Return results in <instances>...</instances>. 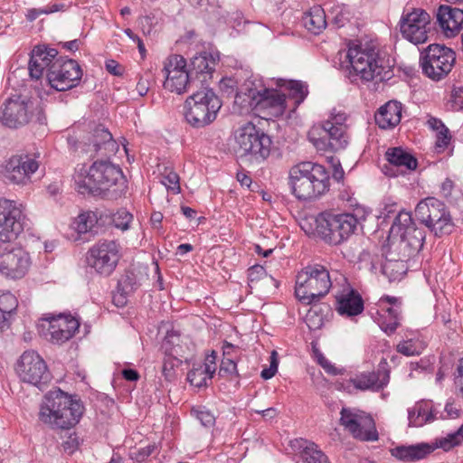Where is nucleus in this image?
I'll list each match as a JSON object with an SVG mask.
<instances>
[{"instance_id": "1", "label": "nucleus", "mask_w": 463, "mask_h": 463, "mask_svg": "<svg viewBox=\"0 0 463 463\" xmlns=\"http://www.w3.org/2000/svg\"><path fill=\"white\" fill-rule=\"evenodd\" d=\"M77 173L76 189L83 195L117 201L128 191L121 168L109 160H96L88 168L81 165Z\"/></svg>"}, {"instance_id": "2", "label": "nucleus", "mask_w": 463, "mask_h": 463, "mask_svg": "<svg viewBox=\"0 0 463 463\" xmlns=\"http://www.w3.org/2000/svg\"><path fill=\"white\" fill-rule=\"evenodd\" d=\"M83 412L84 406L80 400L54 388L44 394L38 418L52 430H70L79 423Z\"/></svg>"}, {"instance_id": "3", "label": "nucleus", "mask_w": 463, "mask_h": 463, "mask_svg": "<svg viewBox=\"0 0 463 463\" xmlns=\"http://www.w3.org/2000/svg\"><path fill=\"white\" fill-rule=\"evenodd\" d=\"M234 105L241 114L253 113L262 118L282 116L287 108L286 94L269 88L253 89L247 85L245 92L237 93Z\"/></svg>"}, {"instance_id": "4", "label": "nucleus", "mask_w": 463, "mask_h": 463, "mask_svg": "<svg viewBox=\"0 0 463 463\" xmlns=\"http://www.w3.org/2000/svg\"><path fill=\"white\" fill-rule=\"evenodd\" d=\"M364 218V211L359 204L352 213H321L315 218L314 233L328 244L339 245L354 233L359 220Z\"/></svg>"}, {"instance_id": "5", "label": "nucleus", "mask_w": 463, "mask_h": 463, "mask_svg": "<svg viewBox=\"0 0 463 463\" xmlns=\"http://www.w3.org/2000/svg\"><path fill=\"white\" fill-rule=\"evenodd\" d=\"M293 194L298 200L317 199L329 188V175L326 168L311 162H302L289 173Z\"/></svg>"}, {"instance_id": "6", "label": "nucleus", "mask_w": 463, "mask_h": 463, "mask_svg": "<svg viewBox=\"0 0 463 463\" xmlns=\"http://www.w3.org/2000/svg\"><path fill=\"white\" fill-rule=\"evenodd\" d=\"M345 58L350 63V74L370 81L374 79L385 80L390 78L389 66L385 64L379 51L368 44H354L348 47Z\"/></svg>"}, {"instance_id": "7", "label": "nucleus", "mask_w": 463, "mask_h": 463, "mask_svg": "<svg viewBox=\"0 0 463 463\" xmlns=\"http://www.w3.org/2000/svg\"><path fill=\"white\" fill-rule=\"evenodd\" d=\"M333 287L328 269L316 263L303 268L296 277L295 295L306 305L318 302Z\"/></svg>"}, {"instance_id": "8", "label": "nucleus", "mask_w": 463, "mask_h": 463, "mask_svg": "<svg viewBox=\"0 0 463 463\" xmlns=\"http://www.w3.org/2000/svg\"><path fill=\"white\" fill-rule=\"evenodd\" d=\"M222 103L216 93L203 88L189 96L184 106L185 121L194 128H203L217 118Z\"/></svg>"}, {"instance_id": "9", "label": "nucleus", "mask_w": 463, "mask_h": 463, "mask_svg": "<svg viewBox=\"0 0 463 463\" xmlns=\"http://www.w3.org/2000/svg\"><path fill=\"white\" fill-rule=\"evenodd\" d=\"M236 154L241 158L261 163L270 154L272 140L251 122L240 127L235 133Z\"/></svg>"}, {"instance_id": "10", "label": "nucleus", "mask_w": 463, "mask_h": 463, "mask_svg": "<svg viewBox=\"0 0 463 463\" xmlns=\"http://www.w3.org/2000/svg\"><path fill=\"white\" fill-rule=\"evenodd\" d=\"M0 120L3 125L10 128H18L35 121L40 125L46 124L45 113L40 106L21 96H13L7 99L1 108Z\"/></svg>"}, {"instance_id": "11", "label": "nucleus", "mask_w": 463, "mask_h": 463, "mask_svg": "<svg viewBox=\"0 0 463 463\" xmlns=\"http://www.w3.org/2000/svg\"><path fill=\"white\" fill-rule=\"evenodd\" d=\"M455 62L456 52L451 48L441 44H430L420 55L422 73L435 81L448 76Z\"/></svg>"}, {"instance_id": "12", "label": "nucleus", "mask_w": 463, "mask_h": 463, "mask_svg": "<svg viewBox=\"0 0 463 463\" xmlns=\"http://www.w3.org/2000/svg\"><path fill=\"white\" fill-rule=\"evenodd\" d=\"M347 116L345 112H333L330 118L322 123L320 137L312 138L318 151L336 152L345 148L348 144Z\"/></svg>"}, {"instance_id": "13", "label": "nucleus", "mask_w": 463, "mask_h": 463, "mask_svg": "<svg viewBox=\"0 0 463 463\" xmlns=\"http://www.w3.org/2000/svg\"><path fill=\"white\" fill-rule=\"evenodd\" d=\"M33 260L30 252L13 241H0V274L12 279L24 278Z\"/></svg>"}, {"instance_id": "14", "label": "nucleus", "mask_w": 463, "mask_h": 463, "mask_svg": "<svg viewBox=\"0 0 463 463\" xmlns=\"http://www.w3.org/2000/svg\"><path fill=\"white\" fill-rule=\"evenodd\" d=\"M82 70L72 59L56 57L48 69L47 80L50 86L58 91L69 90L79 85Z\"/></svg>"}, {"instance_id": "15", "label": "nucleus", "mask_w": 463, "mask_h": 463, "mask_svg": "<svg viewBox=\"0 0 463 463\" xmlns=\"http://www.w3.org/2000/svg\"><path fill=\"white\" fill-rule=\"evenodd\" d=\"M120 246L115 241H100L87 252V263L95 271L109 276L116 269L120 259Z\"/></svg>"}, {"instance_id": "16", "label": "nucleus", "mask_w": 463, "mask_h": 463, "mask_svg": "<svg viewBox=\"0 0 463 463\" xmlns=\"http://www.w3.org/2000/svg\"><path fill=\"white\" fill-rule=\"evenodd\" d=\"M340 415V424L354 439L363 441L378 439L374 420L368 413L356 409L343 408Z\"/></svg>"}, {"instance_id": "17", "label": "nucleus", "mask_w": 463, "mask_h": 463, "mask_svg": "<svg viewBox=\"0 0 463 463\" xmlns=\"http://www.w3.org/2000/svg\"><path fill=\"white\" fill-rule=\"evenodd\" d=\"M416 218L436 236L449 234L453 230V222L445 204H416Z\"/></svg>"}, {"instance_id": "18", "label": "nucleus", "mask_w": 463, "mask_h": 463, "mask_svg": "<svg viewBox=\"0 0 463 463\" xmlns=\"http://www.w3.org/2000/svg\"><path fill=\"white\" fill-rule=\"evenodd\" d=\"M16 372L23 382L38 387L46 384L52 378L44 360L34 351H25L21 355Z\"/></svg>"}, {"instance_id": "19", "label": "nucleus", "mask_w": 463, "mask_h": 463, "mask_svg": "<svg viewBox=\"0 0 463 463\" xmlns=\"http://www.w3.org/2000/svg\"><path fill=\"white\" fill-rule=\"evenodd\" d=\"M186 66V61L182 55L173 54L165 59L162 69L165 78L164 81L165 90L182 94L187 91L188 87L194 85Z\"/></svg>"}, {"instance_id": "20", "label": "nucleus", "mask_w": 463, "mask_h": 463, "mask_svg": "<svg viewBox=\"0 0 463 463\" xmlns=\"http://www.w3.org/2000/svg\"><path fill=\"white\" fill-rule=\"evenodd\" d=\"M430 17L422 9L402 16L401 20V33L402 36L414 44L423 43L428 40Z\"/></svg>"}, {"instance_id": "21", "label": "nucleus", "mask_w": 463, "mask_h": 463, "mask_svg": "<svg viewBox=\"0 0 463 463\" xmlns=\"http://www.w3.org/2000/svg\"><path fill=\"white\" fill-rule=\"evenodd\" d=\"M38 168L39 163L32 155H14L6 163L5 176L13 184L25 185Z\"/></svg>"}, {"instance_id": "22", "label": "nucleus", "mask_w": 463, "mask_h": 463, "mask_svg": "<svg viewBox=\"0 0 463 463\" xmlns=\"http://www.w3.org/2000/svg\"><path fill=\"white\" fill-rule=\"evenodd\" d=\"M25 215L16 204H0V241H13L24 231Z\"/></svg>"}, {"instance_id": "23", "label": "nucleus", "mask_w": 463, "mask_h": 463, "mask_svg": "<svg viewBox=\"0 0 463 463\" xmlns=\"http://www.w3.org/2000/svg\"><path fill=\"white\" fill-rule=\"evenodd\" d=\"M376 321L387 335L393 334L401 325L402 301L390 296L382 297L378 303Z\"/></svg>"}, {"instance_id": "24", "label": "nucleus", "mask_w": 463, "mask_h": 463, "mask_svg": "<svg viewBox=\"0 0 463 463\" xmlns=\"http://www.w3.org/2000/svg\"><path fill=\"white\" fill-rule=\"evenodd\" d=\"M87 140L84 143L86 146L84 150L86 153H90V156L110 157L118 149V146L112 134L102 125L96 126L90 133Z\"/></svg>"}, {"instance_id": "25", "label": "nucleus", "mask_w": 463, "mask_h": 463, "mask_svg": "<svg viewBox=\"0 0 463 463\" xmlns=\"http://www.w3.org/2000/svg\"><path fill=\"white\" fill-rule=\"evenodd\" d=\"M79 326L78 319L71 315H59L48 321V326L43 335L49 342L61 345L74 335Z\"/></svg>"}, {"instance_id": "26", "label": "nucleus", "mask_w": 463, "mask_h": 463, "mask_svg": "<svg viewBox=\"0 0 463 463\" xmlns=\"http://www.w3.org/2000/svg\"><path fill=\"white\" fill-rule=\"evenodd\" d=\"M385 158L390 165H384L383 172L390 177L415 170L418 165L417 159L401 146L388 148L385 152Z\"/></svg>"}, {"instance_id": "27", "label": "nucleus", "mask_w": 463, "mask_h": 463, "mask_svg": "<svg viewBox=\"0 0 463 463\" xmlns=\"http://www.w3.org/2000/svg\"><path fill=\"white\" fill-rule=\"evenodd\" d=\"M58 55V52L53 48H47L44 45L35 46L31 52L30 61L28 63L29 76L32 80H40L44 71L48 73V69L54 61Z\"/></svg>"}, {"instance_id": "28", "label": "nucleus", "mask_w": 463, "mask_h": 463, "mask_svg": "<svg viewBox=\"0 0 463 463\" xmlns=\"http://www.w3.org/2000/svg\"><path fill=\"white\" fill-rule=\"evenodd\" d=\"M390 380L389 364L386 359H383L377 372L364 373L353 378L351 382L356 389L365 391H379L386 386Z\"/></svg>"}, {"instance_id": "29", "label": "nucleus", "mask_w": 463, "mask_h": 463, "mask_svg": "<svg viewBox=\"0 0 463 463\" xmlns=\"http://www.w3.org/2000/svg\"><path fill=\"white\" fill-rule=\"evenodd\" d=\"M109 215L98 211H84L71 222V227L79 235H96L108 224Z\"/></svg>"}, {"instance_id": "30", "label": "nucleus", "mask_w": 463, "mask_h": 463, "mask_svg": "<svg viewBox=\"0 0 463 463\" xmlns=\"http://www.w3.org/2000/svg\"><path fill=\"white\" fill-rule=\"evenodd\" d=\"M437 21L444 34L449 37L457 35L463 25V10L442 5L437 11Z\"/></svg>"}, {"instance_id": "31", "label": "nucleus", "mask_w": 463, "mask_h": 463, "mask_svg": "<svg viewBox=\"0 0 463 463\" xmlns=\"http://www.w3.org/2000/svg\"><path fill=\"white\" fill-rule=\"evenodd\" d=\"M400 250L403 258L418 252L423 247L426 238L425 230L415 225H409L400 233Z\"/></svg>"}, {"instance_id": "32", "label": "nucleus", "mask_w": 463, "mask_h": 463, "mask_svg": "<svg viewBox=\"0 0 463 463\" xmlns=\"http://www.w3.org/2000/svg\"><path fill=\"white\" fill-rule=\"evenodd\" d=\"M187 71L194 84L195 81L204 84L212 78V74L215 71V60L205 52L196 55L191 60Z\"/></svg>"}, {"instance_id": "33", "label": "nucleus", "mask_w": 463, "mask_h": 463, "mask_svg": "<svg viewBox=\"0 0 463 463\" xmlns=\"http://www.w3.org/2000/svg\"><path fill=\"white\" fill-rule=\"evenodd\" d=\"M141 285L139 274L127 270L118 279L117 292L113 296V301L118 307H123L127 303V297L134 293Z\"/></svg>"}, {"instance_id": "34", "label": "nucleus", "mask_w": 463, "mask_h": 463, "mask_svg": "<svg viewBox=\"0 0 463 463\" xmlns=\"http://www.w3.org/2000/svg\"><path fill=\"white\" fill-rule=\"evenodd\" d=\"M290 447L300 454L303 463H330L326 455L314 442L295 439L290 441Z\"/></svg>"}, {"instance_id": "35", "label": "nucleus", "mask_w": 463, "mask_h": 463, "mask_svg": "<svg viewBox=\"0 0 463 463\" xmlns=\"http://www.w3.org/2000/svg\"><path fill=\"white\" fill-rule=\"evenodd\" d=\"M402 110L401 102L388 101L375 114V122L383 129L393 128L401 122Z\"/></svg>"}, {"instance_id": "36", "label": "nucleus", "mask_w": 463, "mask_h": 463, "mask_svg": "<svg viewBox=\"0 0 463 463\" xmlns=\"http://www.w3.org/2000/svg\"><path fill=\"white\" fill-rule=\"evenodd\" d=\"M433 449L426 443L398 446L391 449L392 457L402 461H417L426 458Z\"/></svg>"}, {"instance_id": "37", "label": "nucleus", "mask_w": 463, "mask_h": 463, "mask_svg": "<svg viewBox=\"0 0 463 463\" xmlns=\"http://www.w3.org/2000/svg\"><path fill=\"white\" fill-rule=\"evenodd\" d=\"M337 311L347 317L356 316L364 310V301L359 293L350 289L347 293L336 297Z\"/></svg>"}, {"instance_id": "38", "label": "nucleus", "mask_w": 463, "mask_h": 463, "mask_svg": "<svg viewBox=\"0 0 463 463\" xmlns=\"http://www.w3.org/2000/svg\"><path fill=\"white\" fill-rule=\"evenodd\" d=\"M433 406L429 401H420L412 408L408 409V420L410 427H421L434 420Z\"/></svg>"}, {"instance_id": "39", "label": "nucleus", "mask_w": 463, "mask_h": 463, "mask_svg": "<svg viewBox=\"0 0 463 463\" xmlns=\"http://www.w3.org/2000/svg\"><path fill=\"white\" fill-rule=\"evenodd\" d=\"M326 14L320 5H315L302 16V24L307 31L319 34L326 26Z\"/></svg>"}, {"instance_id": "40", "label": "nucleus", "mask_w": 463, "mask_h": 463, "mask_svg": "<svg viewBox=\"0 0 463 463\" xmlns=\"http://www.w3.org/2000/svg\"><path fill=\"white\" fill-rule=\"evenodd\" d=\"M278 86L284 88L288 91V96L295 100L296 107L299 106L308 94L307 83L301 80H279Z\"/></svg>"}, {"instance_id": "41", "label": "nucleus", "mask_w": 463, "mask_h": 463, "mask_svg": "<svg viewBox=\"0 0 463 463\" xmlns=\"http://www.w3.org/2000/svg\"><path fill=\"white\" fill-rule=\"evenodd\" d=\"M327 12V17L337 28L344 27L354 17L353 10L345 4H335L328 8Z\"/></svg>"}, {"instance_id": "42", "label": "nucleus", "mask_w": 463, "mask_h": 463, "mask_svg": "<svg viewBox=\"0 0 463 463\" xmlns=\"http://www.w3.org/2000/svg\"><path fill=\"white\" fill-rule=\"evenodd\" d=\"M406 339L400 341L396 345V351L405 356H415L422 353L424 343L413 336L412 333L405 334Z\"/></svg>"}, {"instance_id": "43", "label": "nucleus", "mask_w": 463, "mask_h": 463, "mask_svg": "<svg viewBox=\"0 0 463 463\" xmlns=\"http://www.w3.org/2000/svg\"><path fill=\"white\" fill-rule=\"evenodd\" d=\"M213 366L204 368L201 364H194L187 373V381L194 387H204L207 385L208 380L213 378Z\"/></svg>"}, {"instance_id": "44", "label": "nucleus", "mask_w": 463, "mask_h": 463, "mask_svg": "<svg viewBox=\"0 0 463 463\" xmlns=\"http://www.w3.org/2000/svg\"><path fill=\"white\" fill-rule=\"evenodd\" d=\"M17 306L18 301L12 293L5 292L0 295V329L8 325V317Z\"/></svg>"}, {"instance_id": "45", "label": "nucleus", "mask_w": 463, "mask_h": 463, "mask_svg": "<svg viewBox=\"0 0 463 463\" xmlns=\"http://www.w3.org/2000/svg\"><path fill=\"white\" fill-rule=\"evenodd\" d=\"M182 360L179 359L176 354H165L163 365H162V374L165 379L168 382H173L176 379L177 376V368L181 365Z\"/></svg>"}, {"instance_id": "46", "label": "nucleus", "mask_w": 463, "mask_h": 463, "mask_svg": "<svg viewBox=\"0 0 463 463\" xmlns=\"http://www.w3.org/2000/svg\"><path fill=\"white\" fill-rule=\"evenodd\" d=\"M179 180L178 175L172 170L165 169V173L162 174V184L167 192H171L174 194H177L180 192Z\"/></svg>"}, {"instance_id": "47", "label": "nucleus", "mask_w": 463, "mask_h": 463, "mask_svg": "<svg viewBox=\"0 0 463 463\" xmlns=\"http://www.w3.org/2000/svg\"><path fill=\"white\" fill-rule=\"evenodd\" d=\"M133 215L125 209H120L112 216L109 215L108 223L110 222L115 227L126 231L129 228V223L132 222Z\"/></svg>"}, {"instance_id": "48", "label": "nucleus", "mask_w": 463, "mask_h": 463, "mask_svg": "<svg viewBox=\"0 0 463 463\" xmlns=\"http://www.w3.org/2000/svg\"><path fill=\"white\" fill-rule=\"evenodd\" d=\"M409 225H415L412 222L411 214L410 212L400 210L394 217L392 232L401 233Z\"/></svg>"}, {"instance_id": "49", "label": "nucleus", "mask_w": 463, "mask_h": 463, "mask_svg": "<svg viewBox=\"0 0 463 463\" xmlns=\"http://www.w3.org/2000/svg\"><path fill=\"white\" fill-rule=\"evenodd\" d=\"M180 347V335L175 331H168L162 343L165 354H177Z\"/></svg>"}, {"instance_id": "50", "label": "nucleus", "mask_w": 463, "mask_h": 463, "mask_svg": "<svg viewBox=\"0 0 463 463\" xmlns=\"http://www.w3.org/2000/svg\"><path fill=\"white\" fill-rule=\"evenodd\" d=\"M463 441V424L459 429L439 440V447L448 451Z\"/></svg>"}, {"instance_id": "51", "label": "nucleus", "mask_w": 463, "mask_h": 463, "mask_svg": "<svg viewBox=\"0 0 463 463\" xmlns=\"http://www.w3.org/2000/svg\"><path fill=\"white\" fill-rule=\"evenodd\" d=\"M192 414L205 427L213 425L215 421L213 413L203 407L194 408Z\"/></svg>"}, {"instance_id": "52", "label": "nucleus", "mask_w": 463, "mask_h": 463, "mask_svg": "<svg viewBox=\"0 0 463 463\" xmlns=\"http://www.w3.org/2000/svg\"><path fill=\"white\" fill-rule=\"evenodd\" d=\"M449 103L452 110L463 109V86H455L452 89Z\"/></svg>"}, {"instance_id": "53", "label": "nucleus", "mask_w": 463, "mask_h": 463, "mask_svg": "<svg viewBox=\"0 0 463 463\" xmlns=\"http://www.w3.org/2000/svg\"><path fill=\"white\" fill-rule=\"evenodd\" d=\"M278 366H279L278 354L276 351H272L271 354H270V364L268 368H264L261 371L260 376L264 380L271 379L278 372Z\"/></svg>"}, {"instance_id": "54", "label": "nucleus", "mask_w": 463, "mask_h": 463, "mask_svg": "<svg viewBox=\"0 0 463 463\" xmlns=\"http://www.w3.org/2000/svg\"><path fill=\"white\" fill-rule=\"evenodd\" d=\"M451 135L449 129L446 127V132L439 130L437 132L436 146L439 148H446L449 145Z\"/></svg>"}, {"instance_id": "55", "label": "nucleus", "mask_w": 463, "mask_h": 463, "mask_svg": "<svg viewBox=\"0 0 463 463\" xmlns=\"http://www.w3.org/2000/svg\"><path fill=\"white\" fill-rule=\"evenodd\" d=\"M266 275L265 268L261 265H253L248 269V279L250 282L257 281Z\"/></svg>"}, {"instance_id": "56", "label": "nucleus", "mask_w": 463, "mask_h": 463, "mask_svg": "<svg viewBox=\"0 0 463 463\" xmlns=\"http://www.w3.org/2000/svg\"><path fill=\"white\" fill-rule=\"evenodd\" d=\"M236 373H237L236 363L231 358H224L222 362L219 373L222 375V373L233 374Z\"/></svg>"}, {"instance_id": "57", "label": "nucleus", "mask_w": 463, "mask_h": 463, "mask_svg": "<svg viewBox=\"0 0 463 463\" xmlns=\"http://www.w3.org/2000/svg\"><path fill=\"white\" fill-rule=\"evenodd\" d=\"M426 125L428 126L429 128H430L433 131L438 132L439 130H444L446 132L445 124L442 122L441 119L438 118L428 116Z\"/></svg>"}, {"instance_id": "58", "label": "nucleus", "mask_w": 463, "mask_h": 463, "mask_svg": "<svg viewBox=\"0 0 463 463\" xmlns=\"http://www.w3.org/2000/svg\"><path fill=\"white\" fill-rule=\"evenodd\" d=\"M221 90L227 94V96H236L240 91L235 90L234 89V81L232 79H224L221 81ZM241 92H243L241 90Z\"/></svg>"}, {"instance_id": "59", "label": "nucleus", "mask_w": 463, "mask_h": 463, "mask_svg": "<svg viewBox=\"0 0 463 463\" xmlns=\"http://www.w3.org/2000/svg\"><path fill=\"white\" fill-rule=\"evenodd\" d=\"M106 70L114 76H120L123 74L122 66L115 60H108L106 61Z\"/></svg>"}, {"instance_id": "60", "label": "nucleus", "mask_w": 463, "mask_h": 463, "mask_svg": "<svg viewBox=\"0 0 463 463\" xmlns=\"http://www.w3.org/2000/svg\"><path fill=\"white\" fill-rule=\"evenodd\" d=\"M317 362L326 373L333 375H336L338 373V370L322 354L317 356Z\"/></svg>"}, {"instance_id": "61", "label": "nucleus", "mask_w": 463, "mask_h": 463, "mask_svg": "<svg viewBox=\"0 0 463 463\" xmlns=\"http://www.w3.org/2000/svg\"><path fill=\"white\" fill-rule=\"evenodd\" d=\"M455 384L459 388L460 392L463 393V357L459 360L457 373L455 376Z\"/></svg>"}, {"instance_id": "62", "label": "nucleus", "mask_w": 463, "mask_h": 463, "mask_svg": "<svg viewBox=\"0 0 463 463\" xmlns=\"http://www.w3.org/2000/svg\"><path fill=\"white\" fill-rule=\"evenodd\" d=\"M149 90V80L144 77H140L137 84V90L140 96H145Z\"/></svg>"}, {"instance_id": "63", "label": "nucleus", "mask_w": 463, "mask_h": 463, "mask_svg": "<svg viewBox=\"0 0 463 463\" xmlns=\"http://www.w3.org/2000/svg\"><path fill=\"white\" fill-rule=\"evenodd\" d=\"M46 11L44 8H31L27 10L25 14L26 20L29 22H33L36 20L41 14H45Z\"/></svg>"}, {"instance_id": "64", "label": "nucleus", "mask_w": 463, "mask_h": 463, "mask_svg": "<svg viewBox=\"0 0 463 463\" xmlns=\"http://www.w3.org/2000/svg\"><path fill=\"white\" fill-rule=\"evenodd\" d=\"M453 189V182L449 179H446L440 186V194L445 198L448 199L451 194Z\"/></svg>"}]
</instances>
